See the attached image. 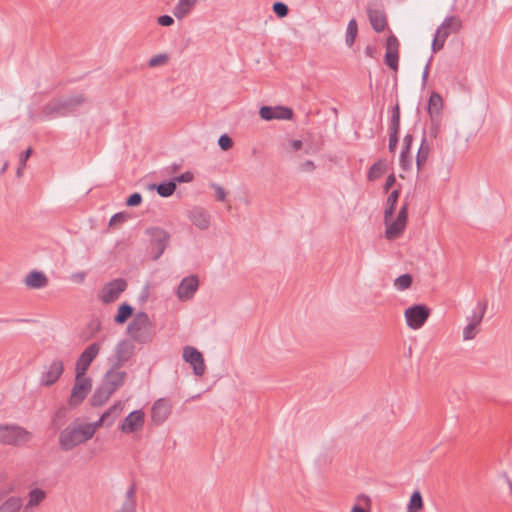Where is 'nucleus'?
Returning a JSON list of instances; mask_svg holds the SVG:
<instances>
[{"mask_svg":"<svg viewBox=\"0 0 512 512\" xmlns=\"http://www.w3.org/2000/svg\"><path fill=\"white\" fill-rule=\"evenodd\" d=\"M357 33H358V25H357L356 20L353 18L348 22L346 38H345V42L349 47H351L354 44L355 39L357 37Z\"/></svg>","mask_w":512,"mask_h":512,"instance_id":"37","label":"nucleus"},{"mask_svg":"<svg viewBox=\"0 0 512 512\" xmlns=\"http://www.w3.org/2000/svg\"><path fill=\"white\" fill-rule=\"evenodd\" d=\"M198 0H179L173 8V15L177 19L186 17L197 4Z\"/></svg>","mask_w":512,"mask_h":512,"instance_id":"28","label":"nucleus"},{"mask_svg":"<svg viewBox=\"0 0 512 512\" xmlns=\"http://www.w3.org/2000/svg\"><path fill=\"white\" fill-rule=\"evenodd\" d=\"M272 10L279 18H284L289 14V8L284 2L276 1L273 3Z\"/></svg>","mask_w":512,"mask_h":512,"instance_id":"42","label":"nucleus"},{"mask_svg":"<svg viewBox=\"0 0 512 512\" xmlns=\"http://www.w3.org/2000/svg\"><path fill=\"white\" fill-rule=\"evenodd\" d=\"M422 508H423L422 494L419 490H415L410 496L407 509L414 510V511L418 512Z\"/></svg>","mask_w":512,"mask_h":512,"instance_id":"38","label":"nucleus"},{"mask_svg":"<svg viewBox=\"0 0 512 512\" xmlns=\"http://www.w3.org/2000/svg\"><path fill=\"white\" fill-rule=\"evenodd\" d=\"M432 59V57L430 58ZM430 61H428V63L426 64L425 68H424V71H423V74H422V84L425 85L426 82H427V79H428V75H429V67H430Z\"/></svg>","mask_w":512,"mask_h":512,"instance_id":"61","label":"nucleus"},{"mask_svg":"<svg viewBox=\"0 0 512 512\" xmlns=\"http://www.w3.org/2000/svg\"><path fill=\"white\" fill-rule=\"evenodd\" d=\"M259 115L263 120L271 121L274 119L291 120L293 118V110L285 106H262Z\"/></svg>","mask_w":512,"mask_h":512,"instance_id":"13","label":"nucleus"},{"mask_svg":"<svg viewBox=\"0 0 512 512\" xmlns=\"http://www.w3.org/2000/svg\"><path fill=\"white\" fill-rule=\"evenodd\" d=\"M151 189H156L159 196L163 198H168L172 196L177 188L175 181L173 179H169L166 181H162L158 184H152L150 186Z\"/></svg>","mask_w":512,"mask_h":512,"instance_id":"30","label":"nucleus"},{"mask_svg":"<svg viewBox=\"0 0 512 512\" xmlns=\"http://www.w3.org/2000/svg\"><path fill=\"white\" fill-rule=\"evenodd\" d=\"M145 422V414L142 410H134L129 413L120 426L123 433H134L140 430Z\"/></svg>","mask_w":512,"mask_h":512,"instance_id":"15","label":"nucleus"},{"mask_svg":"<svg viewBox=\"0 0 512 512\" xmlns=\"http://www.w3.org/2000/svg\"><path fill=\"white\" fill-rule=\"evenodd\" d=\"M92 380L91 378H79L75 377V384L71 390L69 398V405L76 407L86 398L87 394L91 390Z\"/></svg>","mask_w":512,"mask_h":512,"instance_id":"11","label":"nucleus"},{"mask_svg":"<svg viewBox=\"0 0 512 512\" xmlns=\"http://www.w3.org/2000/svg\"><path fill=\"white\" fill-rule=\"evenodd\" d=\"M443 109V99L437 92H432L427 106V112L430 117H441V111Z\"/></svg>","mask_w":512,"mask_h":512,"instance_id":"25","label":"nucleus"},{"mask_svg":"<svg viewBox=\"0 0 512 512\" xmlns=\"http://www.w3.org/2000/svg\"><path fill=\"white\" fill-rule=\"evenodd\" d=\"M157 23L161 26L169 27L174 24V19L170 15H161L157 18Z\"/></svg>","mask_w":512,"mask_h":512,"instance_id":"52","label":"nucleus"},{"mask_svg":"<svg viewBox=\"0 0 512 512\" xmlns=\"http://www.w3.org/2000/svg\"><path fill=\"white\" fill-rule=\"evenodd\" d=\"M391 117H398V118H401V114H400V106H399V104H396V105L393 107Z\"/></svg>","mask_w":512,"mask_h":512,"instance_id":"63","label":"nucleus"},{"mask_svg":"<svg viewBox=\"0 0 512 512\" xmlns=\"http://www.w3.org/2000/svg\"><path fill=\"white\" fill-rule=\"evenodd\" d=\"M23 500L19 496H10L0 505V512H20Z\"/></svg>","mask_w":512,"mask_h":512,"instance_id":"31","label":"nucleus"},{"mask_svg":"<svg viewBox=\"0 0 512 512\" xmlns=\"http://www.w3.org/2000/svg\"><path fill=\"white\" fill-rule=\"evenodd\" d=\"M430 145L427 141L426 136L424 135L420 147L418 149L417 155H416V166L418 171L422 170L427 162L428 156L430 154Z\"/></svg>","mask_w":512,"mask_h":512,"instance_id":"29","label":"nucleus"},{"mask_svg":"<svg viewBox=\"0 0 512 512\" xmlns=\"http://www.w3.org/2000/svg\"><path fill=\"white\" fill-rule=\"evenodd\" d=\"M115 512H136V485L134 483L127 490L121 508Z\"/></svg>","mask_w":512,"mask_h":512,"instance_id":"26","label":"nucleus"},{"mask_svg":"<svg viewBox=\"0 0 512 512\" xmlns=\"http://www.w3.org/2000/svg\"><path fill=\"white\" fill-rule=\"evenodd\" d=\"M403 142L399 164L403 171H409L412 167L411 147L413 143V136L411 134H406Z\"/></svg>","mask_w":512,"mask_h":512,"instance_id":"18","label":"nucleus"},{"mask_svg":"<svg viewBox=\"0 0 512 512\" xmlns=\"http://www.w3.org/2000/svg\"><path fill=\"white\" fill-rule=\"evenodd\" d=\"M400 119L398 117H391L389 124V133H399L400 131Z\"/></svg>","mask_w":512,"mask_h":512,"instance_id":"54","label":"nucleus"},{"mask_svg":"<svg viewBox=\"0 0 512 512\" xmlns=\"http://www.w3.org/2000/svg\"><path fill=\"white\" fill-rule=\"evenodd\" d=\"M351 512H368V511L365 508H363L362 506L355 504L352 507Z\"/></svg>","mask_w":512,"mask_h":512,"instance_id":"64","label":"nucleus"},{"mask_svg":"<svg viewBox=\"0 0 512 512\" xmlns=\"http://www.w3.org/2000/svg\"><path fill=\"white\" fill-rule=\"evenodd\" d=\"M315 164L312 160H306L300 164V170L304 172H312L315 169Z\"/></svg>","mask_w":512,"mask_h":512,"instance_id":"57","label":"nucleus"},{"mask_svg":"<svg viewBox=\"0 0 512 512\" xmlns=\"http://www.w3.org/2000/svg\"><path fill=\"white\" fill-rule=\"evenodd\" d=\"M199 288L197 275L184 277L178 285L176 295L180 301H187L193 298Z\"/></svg>","mask_w":512,"mask_h":512,"instance_id":"12","label":"nucleus"},{"mask_svg":"<svg viewBox=\"0 0 512 512\" xmlns=\"http://www.w3.org/2000/svg\"><path fill=\"white\" fill-rule=\"evenodd\" d=\"M430 309L425 304H414L405 310L407 325L412 329L421 328L430 316Z\"/></svg>","mask_w":512,"mask_h":512,"instance_id":"8","label":"nucleus"},{"mask_svg":"<svg viewBox=\"0 0 512 512\" xmlns=\"http://www.w3.org/2000/svg\"><path fill=\"white\" fill-rule=\"evenodd\" d=\"M204 354H182L183 360L190 365L196 376H203L206 370Z\"/></svg>","mask_w":512,"mask_h":512,"instance_id":"21","label":"nucleus"},{"mask_svg":"<svg viewBox=\"0 0 512 512\" xmlns=\"http://www.w3.org/2000/svg\"><path fill=\"white\" fill-rule=\"evenodd\" d=\"M126 288L127 281L125 279H114L103 286L99 293V298L105 304L112 303L119 298Z\"/></svg>","mask_w":512,"mask_h":512,"instance_id":"9","label":"nucleus"},{"mask_svg":"<svg viewBox=\"0 0 512 512\" xmlns=\"http://www.w3.org/2000/svg\"><path fill=\"white\" fill-rule=\"evenodd\" d=\"M134 312V308L124 302L119 305L116 315L114 316V322L117 324H124L132 315Z\"/></svg>","mask_w":512,"mask_h":512,"instance_id":"33","label":"nucleus"},{"mask_svg":"<svg viewBox=\"0 0 512 512\" xmlns=\"http://www.w3.org/2000/svg\"><path fill=\"white\" fill-rule=\"evenodd\" d=\"M48 277L42 271H30L24 280L25 285L30 289H41L48 285Z\"/></svg>","mask_w":512,"mask_h":512,"instance_id":"20","label":"nucleus"},{"mask_svg":"<svg viewBox=\"0 0 512 512\" xmlns=\"http://www.w3.org/2000/svg\"><path fill=\"white\" fill-rule=\"evenodd\" d=\"M98 354H80L76 362L75 377L86 378V372Z\"/></svg>","mask_w":512,"mask_h":512,"instance_id":"24","label":"nucleus"},{"mask_svg":"<svg viewBox=\"0 0 512 512\" xmlns=\"http://www.w3.org/2000/svg\"><path fill=\"white\" fill-rule=\"evenodd\" d=\"M443 28H450L452 32L457 33L462 28V21L458 16H448L444 19L441 25L437 28L431 45L433 53L438 52L444 47L446 39L449 37L450 32H443Z\"/></svg>","mask_w":512,"mask_h":512,"instance_id":"6","label":"nucleus"},{"mask_svg":"<svg viewBox=\"0 0 512 512\" xmlns=\"http://www.w3.org/2000/svg\"><path fill=\"white\" fill-rule=\"evenodd\" d=\"M303 147V142L298 139H293L288 141V149L290 151H298Z\"/></svg>","mask_w":512,"mask_h":512,"instance_id":"56","label":"nucleus"},{"mask_svg":"<svg viewBox=\"0 0 512 512\" xmlns=\"http://www.w3.org/2000/svg\"><path fill=\"white\" fill-rule=\"evenodd\" d=\"M396 183V177L394 174H390L384 184V191L388 192L392 186Z\"/></svg>","mask_w":512,"mask_h":512,"instance_id":"59","label":"nucleus"},{"mask_svg":"<svg viewBox=\"0 0 512 512\" xmlns=\"http://www.w3.org/2000/svg\"><path fill=\"white\" fill-rule=\"evenodd\" d=\"M168 60V56L166 54H158L150 58L148 61L149 67H157L162 64H165Z\"/></svg>","mask_w":512,"mask_h":512,"instance_id":"47","label":"nucleus"},{"mask_svg":"<svg viewBox=\"0 0 512 512\" xmlns=\"http://www.w3.org/2000/svg\"><path fill=\"white\" fill-rule=\"evenodd\" d=\"M386 160L380 159L376 161L370 168L367 173V178L369 181H375L380 178L386 172Z\"/></svg>","mask_w":512,"mask_h":512,"instance_id":"34","label":"nucleus"},{"mask_svg":"<svg viewBox=\"0 0 512 512\" xmlns=\"http://www.w3.org/2000/svg\"><path fill=\"white\" fill-rule=\"evenodd\" d=\"M127 331L131 339L140 344H145L153 339L155 329L152 321L146 312L136 313L129 323Z\"/></svg>","mask_w":512,"mask_h":512,"instance_id":"2","label":"nucleus"},{"mask_svg":"<svg viewBox=\"0 0 512 512\" xmlns=\"http://www.w3.org/2000/svg\"><path fill=\"white\" fill-rule=\"evenodd\" d=\"M145 235L149 237V248L153 260H158L169 246L171 234L159 226L146 228Z\"/></svg>","mask_w":512,"mask_h":512,"instance_id":"5","label":"nucleus"},{"mask_svg":"<svg viewBox=\"0 0 512 512\" xmlns=\"http://www.w3.org/2000/svg\"><path fill=\"white\" fill-rule=\"evenodd\" d=\"M412 283L413 277L409 273L402 274L394 280V286L400 291L410 288Z\"/></svg>","mask_w":512,"mask_h":512,"instance_id":"39","label":"nucleus"},{"mask_svg":"<svg viewBox=\"0 0 512 512\" xmlns=\"http://www.w3.org/2000/svg\"><path fill=\"white\" fill-rule=\"evenodd\" d=\"M87 99L83 94L68 98L53 99L43 107V114L50 118L66 117L78 111Z\"/></svg>","mask_w":512,"mask_h":512,"instance_id":"1","label":"nucleus"},{"mask_svg":"<svg viewBox=\"0 0 512 512\" xmlns=\"http://www.w3.org/2000/svg\"><path fill=\"white\" fill-rule=\"evenodd\" d=\"M218 145L223 151H227L232 148L233 140L227 134H222L218 139Z\"/></svg>","mask_w":512,"mask_h":512,"instance_id":"46","label":"nucleus"},{"mask_svg":"<svg viewBox=\"0 0 512 512\" xmlns=\"http://www.w3.org/2000/svg\"><path fill=\"white\" fill-rule=\"evenodd\" d=\"M100 326L101 324L98 319L90 320L80 334L81 340L88 341L91 339L100 330Z\"/></svg>","mask_w":512,"mask_h":512,"instance_id":"35","label":"nucleus"},{"mask_svg":"<svg viewBox=\"0 0 512 512\" xmlns=\"http://www.w3.org/2000/svg\"><path fill=\"white\" fill-rule=\"evenodd\" d=\"M66 417V408L61 407L59 408L52 419V425L54 428L59 429L65 422Z\"/></svg>","mask_w":512,"mask_h":512,"instance_id":"41","label":"nucleus"},{"mask_svg":"<svg viewBox=\"0 0 512 512\" xmlns=\"http://www.w3.org/2000/svg\"><path fill=\"white\" fill-rule=\"evenodd\" d=\"M28 496L29 500L28 503L24 506L23 512H28L30 508L38 506L45 499L46 493L40 488H34L29 491Z\"/></svg>","mask_w":512,"mask_h":512,"instance_id":"32","label":"nucleus"},{"mask_svg":"<svg viewBox=\"0 0 512 512\" xmlns=\"http://www.w3.org/2000/svg\"><path fill=\"white\" fill-rule=\"evenodd\" d=\"M210 186H211V188L214 189V191L216 193V199L220 202L225 201L226 192H225L224 188L217 183H211Z\"/></svg>","mask_w":512,"mask_h":512,"instance_id":"50","label":"nucleus"},{"mask_svg":"<svg viewBox=\"0 0 512 512\" xmlns=\"http://www.w3.org/2000/svg\"><path fill=\"white\" fill-rule=\"evenodd\" d=\"M399 196H400V190L395 189L387 197L386 204H385V210H384V222H388L392 218H394V213L396 210Z\"/></svg>","mask_w":512,"mask_h":512,"instance_id":"23","label":"nucleus"},{"mask_svg":"<svg viewBox=\"0 0 512 512\" xmlns=\"http://www.w3.org/2000/svg\"><path fill=\"white\" fill-rule=\"evenodd\" d=\"M368 18L371 24V27L375 32H382L387 27V18L383 10L380 9H367Z\"/></svg>","mask_w":512,"mask_h":512,"instance_id":"19","label":"nucleus"},{"mask_svg":"<svg viewBox=\"0 0 512 512\" xmlns=\"http://www.w3.org/2000/svg\"><path fill=\"white\" fill-rule=\"evenodd\" d=\"M124 404L121 401L115 402L106 412H109V417L111 415L117 416L123 410Z\"/></svg>","mask_w":512,"mask_h":512,"instance_id":"53","label":"nucleus"},{"mask_svg":"<svg viewBox=\"0 0 512 512\" xmlns=\"http://www.w3.org/2000/svg\"><path fill=\"white\" fill-rule=\"evenodd\" d=\"M172 179L173 181H175L176 185L177 183H189L194 179V175L191 172L187 171Z\"/></svg>","mask_w":512,"mask_h":512,"instance_id":"49","label":"nucleus"},{"mask_svg":"<svg viewBox=\"0 0 512 512\" xmlns=\"http://www.w3.org/2000/svg\"><path fill=\"white\" fill-rule=\"evenodd\" d=\"M64 371V365L61 360L55 359L43 366L40 377V385L50 387L55 384Z\"/></svg>","mask_w":512,"mask_h":512,"instance_id":"10","label":"nucleus"},{"mask_svg":"<svg viewBox=\"0 0 512 512\" xmlns=\"http://www.w3.org/2000/svg\"><path fill=\"white\" fill-rule=\"evenodd\" d=\"M479 331V325L472 323L469 321V323L465 326L463 330V338L464 340H470L473 339L476 334Z\"/></svg>","mask_w":512,"mask_h":512,"instance_id":"43","label":"nucleus"},{"mask_svg":"<svg viewBox=\"0 0 512 512\" xmlns=\"http://www.w3.org/2000/svg\"><path fill=\"white\" fill-rule=\"evenodd\" d=\"M398 134L399 133H389L388 149H389V151L391 153H394L396 148H397V145H398V142H399Z\"/></svg>","mask_w":512,"mask_h":512,"instance_id":"51","label":"nucleus"},{"mask_svg":"<svg viewBox=\"0 0 512 512\" xmlns=\"http://www.w3.org/2000/svg\"><path fill=\"white\" fill-rule=\"evenodd\" d=\"M396 218H398L399 220H403L407 223V219H408V203L407 202H405L401 206Z\"/></svg>","mask_w":512,"mask_h":512,"instance_id":"55","label":"nucleus"},{"mask_svg":"<svg viewBox=\"0 0 512 512\" xmlns=\"http://www.w3.org/2000/svg\"><path fill=\"white\" fill-rule=\"evenodd\" d=\"M487 309V301H480L477 304V308L473 311V314L471 317H469V321L475 324L480 325L482 322V319L485 315Z\"/></svg>","mask_w":512,"mask_h":512,"instance_id":"36","label":"nucleus"},{"mask_svg":"<svg viewBox=\"0 0 512 512\" xmlns=\"http://www.w3.org/2000/svg\"><path fill=\"white\" fill-rule=\"evenodd\" d=\"M385 64L393 71L398 70L399 66V41L394 34L386 39V53L384 56Z\"/></svg>","mask_w":512,"mask_h":512,"instance_id":"14","label":"nucleus"},{"mask_svg":"<svg viewBox=\"0 0 512 512\" xmlns=\"http://www.w3.org/2000/svg\"><path fill=\"white\" fill-rule=\"evenodd\" d=\"M171 412V406L166 399H158L151 408V419L156 424H162Z\"/></svg>","mask_w":512,"mask_h":512,"instance_id":"17","label":"nucleus"},{"mask_svg":"<svg viewBox=\"0 0 512 512\" xmlns=\"http://www.w3.org/2000/svg\"><path fill=\"white\" fill-rule=\"evenodd\" d=\"M84 425H69L60 432L59 446L63 451H70L79 444L91 439Z\"/></svg>","mask_w":512,"mask_h":512,"instance_id":"4","label":"nucleus"},{"mask_svg":"<svg viewBox=\"0 0 512 512\" xmlns=\"http://www.w3.org/2000/svg\"><path fill=\"white\" fill-rule=\"evenodd\" d=\"M128 219L126 212L115 213L109 220V227H115L124 223Z\"/></svg>","mask_w":512,"mask_h":512,"instance_id":"45","label":"nucleus"},{"mask_svg":"<svg viewBox=\"0 0 512 512\" xmlns=\"http://www.w3.org/2000/svg\"><path fill=\"white\" fill-rule=\"evenodd\" d=\"M113 393L103 384H101L98 388L95 389L93 395L90 398V404L93 407L102 406L112 395Z\"/></svg>","mask_w":512,"mask_h":512,"instance_id":"27","label":"nucleus"},{"mask_svg":"<svg viewBox=\"0 0 512 512\" xmlns=\"http://www.w3.org/2000/svg\"><path fill=\"white\" fill-rule=\"evenodd\" d=\"M29 433L15 425H0V443L19 445L28 440Z\"/></svg>","mask_w":512,"mask_h":512,"instance_id":"7","label":"nucleus"},{"mask_svg":"<svg viewBox=\"0 0 512 512\" xmlns=\"http://www.w3.org/2000/svg\"><path fill=\"white\" fill-rule=\"evenodd\" d=\"M142 202V195L139 192L132 193L127 199L125 204L129 207L139 206Z\"/></svg>","mask_w":512,"mask_h":512,"instance_id":"48","label":"nucleus"},{"mask_svg":"<svg viewBox=\"0 0 512 512\" xmlns=\"http://www.w3.org/2000/svg\"><path fill=\"white\" fill-rule=\"evenodd\" d=\"M377 49L375 46H372V45H368L366 48H365V54L368 56V57H374L375 53H376Z\"/></svg>","mask_w":512,"mask_h":512,"instance_id":"62","label":"nucleus"},{"mask_svg":"<svg viewBox=\"0 0 512 512\" xmlns=\"http://www.w3.org/2000/svg\"><path fill=\"white\" fill-rule=\"evenodd\" d=\"M101 346L98 341H95L88 345L82 352H99Z\"/></svg>","mask_w":512,"mask_h":512,"instance_id":"60","label":"nucleus"},{"mask_svg":"<svg viewBox=\"0 0 512 512\" xmlns=\"http://www.w3.org/2000/svg\"><path fill=\"white\" fill-rule=\"evenodd\" d=\"M187 217L200 230H207L210 226V214L203 207L195 206L188 210Z\"/></svg>","mask_w":512,"mask_h":512,"instance_id":"16","label":"nucleus"},{"mask_svg":"<svg viewBox=\"0 0 512 512\" xmlns=\"http://www.w3.org/2000/svg\"><path fill=\"white\" fill-rule=\"evenodd\" d=\"M384 223L386 226L385 237L389 240L398 238L403 233L407 224L405 221L399 220L398 218H392L390 221Z\"/></svg>","mask_w":512,"mask_h":512,"instance_id":"22","label":"nucleus"},{"mask_svg":"<svg viewBox=\"0 0 512 512\" xmlns=\"http://www.w3.org/2000/svg\"><path fill=\"white\" fill-rule=\"evenodd\" d=\"M109 418V412H104L101 417L95 423H86L83 424L86 431L90 432L91 438L94 436L96 430L101 427Z\"/></svg>","mask_w":512,"mask_h":512,"instance_id":"40","label":"nucleus"},{"mask_svg":"<svg viewBox=\"0 0 512 512\" xmlns=\"http://www.w3.org/2000/svg\"><path fill=\"white\" fill-rule=\"evenodd\" d=\"M32 148L29 147L27 148L25 151H23L20 155V159H19V163L22 165V166H26V161L29 159V157L32 155Z\"/></svg>","mask_w":512,"mask_h":512,"instance_id":"58","label":"nucleus"},{"mask_svg":"<svg viewBox=\"0 0 512 512\" xmlns=\"http://www.w3.org/2000/svg\"><path fill=\"white\" fill-rule=\"evenodd\" d=\"M441 126V117H430L429 135L436 138Z\"/></svg>","mask_w":512,"mask_h":512,"instance_id":"44","label":"nucleus"},{"mask_svg":"<svg viewBox=\"0 0 512 512\" xmlns=\"http://www.w3.org/2000/svg\"><path fill=\"white\" fill-rule=\"evenodd\" d=\"M131 354H114L109 358L111 368L106 372L102 384L114 393L125 381L127 373L119 368L129 361Z\"/></svg>","mask_w":512,"mask_h":512,"instance_id":"3","label":"nucleus"}]
</instances>
